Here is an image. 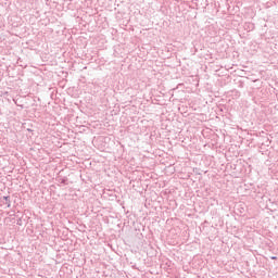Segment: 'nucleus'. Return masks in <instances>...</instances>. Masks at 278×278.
I'll return each mask as SVG.
<instances>
[{
  "mask_svg": "<svg viewBox=\"0 0 278 278\" xmlns=\"http://www.w3.org/2000/svg\"><path fill=\"white\" fill-rule=\"evenodd\" d=\"M271 260H277V257H276V256H273Z\"/></svg>",
  "mask_w": 278,
  "mask_h": 278,
  "instance_id": "1",
  "label": "nucleus"
}]
</instances>
